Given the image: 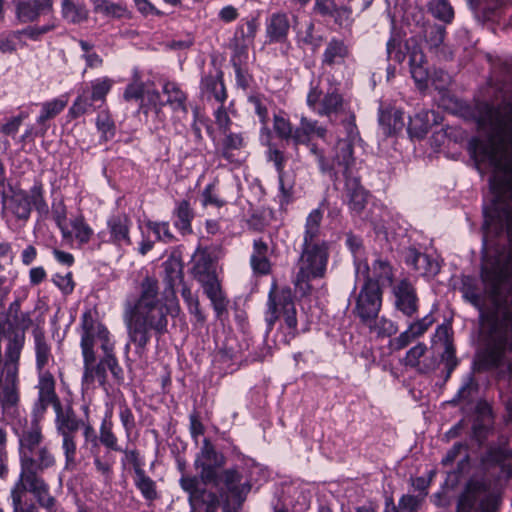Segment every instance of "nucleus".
<instances>
[{
	"instance_id": "nucleus-1",
	"label": "nucleus",
	"mask_w": 512,
	"mask_h": 512,
	"mask_svg": "<svg viewBox=\"0 0 512 512\" xmlns=\"http://www.w3.org/2000/svg\"><path fill=\"white\" fill-rule=\"evenodd\" d=\"M481 277L491 307L484 309L480 296L474 291L466 290L464 297L480 312L488 342L482 362L493 368L501 364L506 350L512 351V252L483 267Z\"/></svg>"
},
{
	"instance_id": "nucleus-2",
	"label": "nucleus",
	"mask_w": 512,
	"mask_h": 512,
	"mask_svg": "<svg viewBox=\"0 0 512 512\" xmlns=\"http://www.w3.org/2000/svg\"><path fill=\"white\" fill-rule=\"evenodd\" d=\"M178 303L167 307L158 299V283L155 279L145 278L141 285V295L136 303H127L124 310L129 342L125 346L126 353L130 343L135 346V353L143 356L151 339V331L161 336L167 332V315H178Z\"/></svg>"
},
{
	"instance_id": "nucleus-3",
	"label": "nucleus",
	"mask_w": 512,
	"mask_h": 512,
	"mask_svg": "<svg viewBox=\"0 0 512 512\" xmlns=\"http://www.w3.org/2000/svg\"><path fill=\"white\" fill-rule=\"evenodd\" d=\"M225 462L224 455L217 452L211 441L205 438L194 462L199 476L183 475L179 481L181 488L189 495L190 512H218V495L208 490L207 486L209 483H218V469Z\"/></svg>"
},
{
	"instance_id": "nucleus-4",
	"label": "nucleus",
	"mask_w": 512,
	"mask_h": 512,
	"mask_svg": "<svg viewBox=\"0 0 512 512\" xmlns=\"http://www.w3.org/2000/svg\"><path fill=\"white\" fill-rule=\"evenodd\" d=\"M21 473L18 482L42 480L40 473L56 464V457L45 444L42 428L37 419L24 426L18 434Z\"/></svg>"
},
{
	"instance_id": "nucleus-5",
	"label": "nucleus",
	"mask_w": 512,
	"mask_h": 512,
	"mask_svg": "<svg viewBox=\"0 0 512 512\" xmlns=\"http://www.w3.org/2000/svg\"><path fill=\"white\" fill-rule=\"evenodd\" d=\"M191 274L203 288L218 318L227 313L230 303L216 272V262L208 249H198L192 259Z\"/></svg>"
},
{
	"instance_id": "nucleus-6",
	"label": "nucleus",
	"mask_w": 512,
	"mask_h": 512,
	"mask_svg": "<svg viewBox=\"0 0 512 512\" xmlns=\"http://www.w3.org/2000/svg\"><path fill=\"white\" fill-rule=\"evenodd\" d=\"M328 258V243L302 245L297 263L298 272L294 279L295 286L303 293L309 291L311 288L309 281L315 278H322L325 275Z\"/></svg>"
},
{
	"instance_id": "nucleus-7",
	"label": "nucleus",
	"mask_w": 512,
	"mask_h": 512,
	"mask_svg": "<svg viewBox=\"0 0 512 512\" xmlns=\"http://www.w3.org/2000/svg\"><path fill=\"white\" fill-rule=\"evenodd\" d=\"M280 313L283 315L284 324L287 329V332L284 335V342L289 344L298 334L296 309L293 296L290 289H282L277 292L275 287H273L268 295L267 310L265 313L268 332L273 329Z\"/></svg>"
},
{
	"instance_id": "nucleus-8",
	"label": "nucleus",
	"mask_w": 512,
	"mask_h": 512,
	"mask_svg": "<svg viewBox=\"0 0 512 512\" xmlns=\"http://www.w3.org/2000/svg\"><path fill=\"white\" fill-rule=\"evenodd\" d=\"M310 153L315 157L322 174L328 175L331 180L339 181L340 174L351 171V165L355 157H351V149L348 142H337L332 158L324 155L323 151L314 143L306 144Z\"/></svg>"
},
{
	"instance_id": "nucleus-9",
	"label": "nucleus",
	"mask_w": 512,
	"mask_h": 512,
	"mask_svg": "<svg viewBox=\"0 0 512 512\" xmlns=\"http://www.w3.org/2000/svg\"><path fill=\"white\" fill-rule=\"evenodd\" d=\"M364 272L366 273V279L356 297L355 306L352 310L360 323L379 315L382 307V289L377 281L371 279L367 263L364 264Z\"/></svg>"
},
{
	"instance_id": "nucleus-10",
	"label": "nucleus",
	"mask_w": 512,
	"mask_h": 512,
	"mask_svg": "<svg viewBox=\"0 0 512 512\" xmlns=\"http://www.w3.org/2000/svg\"><path fill=\"white\" fill-rule=\"evenodd\" d=\"M496 509L497 499L482 481L475 479L466 484L457 503V512H496Z\"/></svg>"
},
{
	"instance_id": "nucleus-11",
	"label": "nucleus",
	"mask_w": 512,
	"mask_h": 512,
	"mask_svg": "<svg viewBox=\"0 0 512 512\" xmlns=\"http://www.w3.org/2000/svg\"><path fill=\"white\" fill-rule=\"evenodd\" d=\"M306 103L319 116L343 115L348 111L347 102L335 88L323 94L317 86L311 87Z\"/></svg>"
},
{
	"instance_id": "nucleus-12",
	"label": "nucleus",
	"mask_w": 512,
	"mask_h": 512,
	"mask_svg": "<svg viewBox=\"0 0 512 512\" xmlns=\"http://www.w3.org/2000/svg\"><path fill=\"white\" fill-rule=\"evenodd\" d=\"M242 479L243 475L237 468H228L219 473L218 483H209V485L218 490L219 500L225 499L227 495L229 499L238 503V506H242L251 490V484L248 481L243 482Z\"/></svg>"
},
{
	"instance_id": "nucleus-13",
	"label": "nucleus",
	"mask_w": 512,
	"mask_h": 512,
	"mask_svg": "<svg viewBox=\"0 0 512 512\" xmlns=\"http://www.w3.org/2000/svg\"><path fill=\"white\" fill-rule=\"evenodd\" d=\"M394 306L404 316L412 318L419 308V298L414 285L408 279H402L392 286Z\"/></svg>"
},
{
	"instance_id": "nucleus-14",
	"label": "nucleus",
	"mask_w": 512,
	"mask_h": 512,
	"mask_svg": "<svg viewBox=\"0 0 512 512\" xmlns=\"http://www.w3.org/2000/svg\"><path fill=\"white\" fill-rule=\"evenodd\" d=\"M38 376V399L33 407V413L36 418L42 417L50 405L53 407L54 411L61 406L60 399L55 391V379L53 375L51 373H41L38 374Z\"/></svg>"
},
{
	"instance_id": "nucleus-15",
	"label": "nucleus",
	"mask_w": 512,
	"mask_h": 512,
	"mask_svg": "<svg viewBox=\"0 0 512 512\" xmlns=\"http://www.w3.org/2000/svg\"><path fill=\"white\" fill-rule=\"evenodd\" d=\"M345 180L347 197L350 208L360 213L367 203V192L360 185L359 177L356 175V159H353L351 171L347 174H340V179Z\"/></svg>"
},
{
	"instance_id": "nucleus-16",
	"label": "nucleus",
	"mask_w": 512,
	"mask_h": 512,
	"mask_svg": "<svg viewBox=\"0 0 512 512\" xmlns=\"http://www.w3.org/2000/svg\"><path fill=\"white\" fill-rule=\"evenodd\" d=\"M351 51L346 42L342 39L331 38L323 51L321 57V65L323 68L330 70L336 66H343L350 57Z\"/></svg>"
},
{
	"instance_id": "nucleus-17",
	"label": "nucleus",
	"mask_w": 512,
	"mask_h": 512,
	"mask_svg": "<svg viewBox=\"0 0 512 512\" xmlns=\"http://www.w3.org/2000/svg\"><path fill=\"white\" fill-rule=\"evenodd\" d=\"M405 263L422 276H435L440 271L437 261L412 247L405 251Z\"/></svg>"
},
{
	"instance_id": "nucleus-18",
	"label": "nucleus",
	"mask_w": 512,
	"mask_h": 512,
	"mask_svg": "<svg viewBox=\"0 0 512 512\" xmlns=\"http://www.w3.org/2000/svg\"><path fill=\"white\" fill-rule=\"evenodd\" d=\"M32 336L34 342L37 372L38 374L49 373L48 371L45 370V368L48 366L53 356L51 351V345L46 338L45 331L40 326H36L32 330Z\"/></svg>"
},
{
	"instance_id": "nucleus-19",
	"label": "nucleus",
	"mask_w": 512,
	"mask_h": 512,
	"mask_svg": "<svg viewBox=\"0 0 512 512\" xmlns=\"http://www.w3.org/2000/svg\"><path fill=\"white\" fill-rule=\"evenodd\" d=\"M132 221L126 214L112 215L107 221L109 241L118 245L131 244L130 227Z\"/></svg>"
},
{
	"instance_id": "nucleus-20",
	"label": "nucleus",
	"mask_w": 512,
	"mask_h": 512,
	"mask_svg": "<svg viewBox=\"0 0 512 512\" xmlns=\"http://www.w3.org/2000/svg\"><path fill=\"white\" fill-rule=\"evenodd\" d=\"M94 319L89 313H85L82 317V337L81 348L84 358V370L91 367L95 361V354L93 351L95 343V330Z\"/></svg>"
},
{
	"instance_id": "nucleus-21",
	"label": "nucleus",
	"mask_w": 512,
	"mask_h": 512,
	"mask_svg": "<svg viewBox=\"0 0 512 512\" xmlns=\"http://www.w3.org/2000/svg\"><path fill=\"white\" fill-rule=\"evenodd\" d=\"M326 134V127L320 125L317 120L302 115L299 125L294 130V144H309L313 136L324 139Z\"/></svg>"
},
{
	"instance_id": "nucleus-22",
	"label": "nucleus",
	"mask_w": 512,
	"mask_h": 512,
	"mask_svg": "<svg viewBox=\"0 0 512 512\" xmlns=\"http://www.w3.org/2000/svg\"><path fill=\"white\" fill-rule=\"evenodd\" d=\"M379 124L386 136L396 135L405 127L404 114L395 107H383L379 109Z\"/></svg>"
},
{
	"instance_id": "nucleus-23",
	"label": "nucleus",
	"mask_w": 512,
	"mask_h": 512,
	"mask_svg": "<svg viewBox=\"0 0 512 512\" xmlns=\"http://www.w3.org/2000/svg\"><path fill=\"white\" fill-rule=\"evenodd\" d=\"M55 414L56 429L60 435H75L79 428L84 425L70 405L66 407L61 405L59 409L55 410Z\"/></svg>"
},
{
	"instance_id": "nucleus-24",
	"label": "nucleus",
	"mask_w": 512,
	"mask_h": 512,
	"mask_svg": "<svg viewBox=\"0 0 512 512\" xmlns=\"http://www.w3.org/2000/svg\"><path fill=\"white\" fill-rule=\"evenodd\" d=\"M290 22L284 12L273 13L266 22V35L270 42H284L288 36Z\"/></svg>"
},
{
	"instance_id": "nucleus-25",
	"label": "nucleus",
	"mask_w": 512,
	"mask_h": 512,
	"mask_svg": "<svg viewBox=\"0 0 512 512\" xmlns=\"http://www.w3.org/2000/svg\"><path fill=\"white\" fill-rule=\"evenodd\" d=\"M164 282L166 284L165 293L175 296L174 287L183 283V264L177 257L171 256L164 263Z\"/></svg>"
},
{
	"instance_id": "nucleus-26",
	"label": "nucleus",
	"mask_w": 512,
	"mask_h": 512,
	"mask_svg": "<svg viewBox=\"0 0 512 512\" xmlns=\"http://www.w3.org/2000/svg\"><path fill=\"white\" fill-rule=\"evenodd\" d=\"M323 212L320 208L312 210L306 218L302 245L327 243L321 239Z\"/></svg>"
},
{
	"instance_id": "nucleus-27",
	"label": "nucleus",
	"mask_w": 512,
	"mask_h": 512,
	"mask_svg": "<svg viewBox=\"0 0 512 512\" xmlns=\"http://www.w3.org/2000/svg\"><path fill=\"white\" fill-rule=\"evenodd\" d=\"M201 91L208 98L213 97L216 101L223 104L227 98V93L222 80V72L218 71L215 75L208 74L203 76Z\"/></svg>"
},
{
	"instance_id": "nucleus-28",
	"label": "nucleus",
	"mask_w": 512,
	"mask_h": 512,
	"mask_svg": "<svg viewBox=\"0 0 512 512\" xmlns=\"http://www.w3.org/2000/svg\"><path fill=\"white\" fill-rule=\"evenodd\" d=\"M268 244L261 238L253 242V253L250 263L253 271L257 274L266 275L270 273L271 264L268 259Z\"/></svg>"
},
{
	"instance_id": "nucleus-29",
	"label": "nucleus",
	"mask_w": 512,
	"mask_h": 512,
	"mask_svg": "<svg viewBox=\"0 0 512 512\" xmlns=\"http://www.w3.org/2000/svg\"><path fill=\"white\" fill-rule=\"evenodd\" d=\"M405 49L409 51V66L411 76L418 86H425L429 78L427 69L423 66L425 56L419 47L415 46L412 50L405 45Z\"/></svg>"
},
{
	"instance_id": "nucleus-30",
	"label": "nucleus",
	"mask_w": 512,
	"mask_h": 512,
	"mask_svg": "<svg viewBox=\"0 0 512 512\" xmlns=\"http://www.w3.org/2000/svg\"><path fill=\"white\" fill-rule=\"evenodd\" d=\"M365 326L371 334L377 338H387L395 335L398 332L397 324L385 316L371 317L370 320L361 323Z\"/></svg>"
},
{
	"instance_id": "nucleus-31",
	"label": "nucleus",
	"mask_w": 512,
	"mask_h": 512,
	"mask_svg": "<svg viewBox=\"0 0 512 512\" xmlns=\"http://www.w3.org/2000/svg\"><path fill=\"white\" fill-rule=\"evenodd\" d=\"M259 24L256 19H250L245 24L238 25L233 42L237 49H245L251 45L255 39Z\"/></svg>"
},
{
	"instance_id": "nucleus-32",
	"label": "nucleus",
	"mask_w": 512,
	"mask_h": 512,
	"mask_svg": "<svg viewBox=\"0 0 512 512\" xmlns=\"http://www.w3.org/2000/svg\"><path fill=\"white\" fill-rule=\"evenodd\" d=\"M163 92L167 96L166 102L164 103L169 105L174 112H179L182 114H187V106L186 100L187 97L185 93L172 82H168L163 86Z\"/></svg>"
},
{
	"instance_id": "nucleus-33",
	"label": "nucleus",
	"mask_w": 512,
	"mask_h": 512,
	"mask_svg": "<svg viewBox=\"0 0 512 512\" xmlns=\"http://www.w3.org/2000/svg\"><path fill=\"white\" fill-rule=\"evenodd\" d=\"M61 14L68 23L80 24L87 21L89 11L84 4H76L73 0H62Z\"/></svg>"
},
{
	"instance_id": "nucleus-34",
	"label": "nucleus",
	"mask_w": 512,
	"mask_h": 512,
	"mask_svg": "<svg viewBox=\"0 0 512 512\" xmlns=\"http://www.w3.org/2000/svg\"><path fill=\"white\" fill-rule=\"evenodd\" d=\"M23 486L26 491L31 492L35 496L39 505L44 509L51 508V506L57 504L56 499L49 494V486L44 479L23 483Z\"/></svg>"
},
{
	"instance_id": "nucleus-35",
	"label": "nucleus",
	"mask_w": 512,
	"mask_h": 512,
	"mask_svg": "<svg viewBox=\"0 0 512 512\" xmlns=\"http://www.w3.org/2000/svg\"><path fill=\"white\" fill-rule=\"evenodd\" d=\"M435 346L441 345L443 351L441 352V359L444 363L457 360L455 355V348L450 337V328L446 325H440L435 334Z\"/></svg>"
},
{
	"instance_id": "nucleus-36",
	"label": "nucleus",
	"mask_w": 512,
	"mask_h": 512,
	"mask_svg": "<svg viewBox=\"0 0 512 512\" xmlns=\"http://www.w3.org/2000/svg\"><path fill=\"white\" fill-rule=\"evenodd\" d=\"M372 280L377 281V284L392 285L394 273L391 263L382 258L378 257L372 263Z\"/></svg>"
},
{
	"instance_id": "nucleus-37",
	"label": "nucleus",
	"mask_w": 512,
	"mask_h": 512,
	"mask_svg": "<svg viewBox=\"0 0 512 512\" xmlns=\"http://www.w3.org/2000/svg\"><path fill=\"white\" fill-rule=\"evenodd\" d=\"M174 215L177 217V220L174 222V225L183 234L191 233V221L194 217V214L187 200H182L177 204V207L174 211Z\"/></svg>"
},
{
	"instance_id": "nucleus-38",
	"label": "nucleus",
	"mask_w": 512,
	"mask_h": 512,
	"mask_svg": "<svg viewBox=\"0 0 512 512\" xmlns=\"http://www.w3.org/2000/svg\"><path fill=\"white\" fill-rule=\"evenodd\" d=\"M91 2L93 4V11L106 17L119 19L128 13L126 6L110 0H91Z\"/></svg>"
},
{
	"instance_id": "nucleus-39",
	"label": "nucleus",
	"mask_w": 512,
	"mask_h": 512,
	"mask_svg": "<svg viewBox=\"0 0 512 512\" xmlns=\"http://www.w3.org/2000/svg\"><path fill=\"white\" fill-rule=\"evenodd\" d=\"M10 208L17 218L28 219L31 213L30 197L26 192L15 193L10 199Z\"/></svg>"
},
{
	"instance_id": "nucleus-40",
	"label": "nucleus",
	"mask_w": 512,
	"mask_h": 512,
	"mask_svg": "<svg viewBox=\"0 0 512 512\" xmlns=\"http://www.w3.org/2000/svg\"><path fill=\"white\" fill-rule=\"evenodd\" d=\"M134 484L146 500L153 501L157 498L156 484L145 474L144 470L137 471L134 477Z\"/></svg>"
},
{
	"instance_id": "nucleus-41",
	"label": "nucleus",
	"mask_w": 512,
	"mask_h": 512,
	"mask_svg": "<svg viewBox=\"0 0 512 512\" xmlns=\"http://www.w3.org/2000/svg\"><path fill=\"white\" fill-rule=\"evenodd\" d=\"M344 115V118L341 120V124L346 133L345 139H340L338 142H348L351 149V157L353 156V146L357 140H360L359 131L355 122V114L353 112L347 111Z\"/></svg>"
},
{
	"instance_id": "nucleus-42",
	"label": "nucleus",
	"mask_w": 512,
	"mask_h": 512,
	"mask_svg": "<svg viewBox=\"0 0 512 512\" xmlns=\"http://www.w3.org/2000/svg\"><path fill=\"white\" fill-rule=\"evenodd\" d=\"M67 105V100L64 98H56L51 101L44 102L37 122L44 124L47 120L56 117Z\"/></svg>"
},
{
	"instance_id": "nucleus-43",
	"label": "nucleus",
	"mask_w": 512,
	"mask_h": 512,
	"mask_svg": "<svg viewBox=\"0 0 512 512\" xmlns=\"http://www.w3.org/2000/svg\"><path fill=\"white\" fill-rule=\"evenodd\" d=\"M52 217L55 221L56 225L60 229L62 233V237L64 239H70L72 237V232L68 229L66 225L67 219V209L62 200L54 201L52 203Z\"/></svg>"
},
{
	"instance_id": "nucleus-44",
	"label": "nucleus",
	"mask_w": 512,
	"mask_h": 512,
	"mask_svg": "<svg viewBox=\"0 0 512 512\" xmlns=\"http://www.w3.org/2000/svg\"><path fill=\"white\" fill-rule=\"evenodd\" d=\"M430 129L428 113H418L410 118L407 131L411 137L423 138Z\"/></svg>"
},
{
	"instance_id": "nucleus-45",
	"label": "nucleus",
	"mask_w": 512,
	"mask_h": 512,
	"mask_svg": "<svg viewBox=\"0 0 512 512\" xmlns=\"http://www.w3.org/2000/svg\"><path fill=\"white\" fill-rule=\"evenodd\" d=\"M428 9L440 21L450 23L454 18V10L447 0H431Z\"/></svg>"
},
{
	"instance_id": "nucleus-46",
	"label": "nucleus",
	"mask_w": 512,
	"mask_h": 512,
	"mask_svg": "<svg viewBox=\"0 0 512 512\" xmlns=\"http://www.w3.org/2000/svg\"><path fill=\"white\" fill-rule=\"evenodd\" d=\"M16 2V17L21 23L36 21L40 15L36 10L33 1L14 0Z\"/></svg>"
},
{
	"instance_id": "nucleus-47",
	"label": "nucleus",
	"mask_w": 512,
	"mask_h": 512,
	"mask_svg": "<svg viewBox=\"0 0 512 512\" xmlns=\"http://www.w3.org/2000/svg\"><path fill=\"white\" fill-rule=\"evenodd\" d=\"M62 436V450L65 456V469H74L77 465L76 453L77 446L75 442V435H61Z\"/></svg>"
},
{
	"instance_id": "nucleus-48",
	"label": "nucleus",
	"mask_w": 512,
	"mask_h": 512,
	"mask_svg": "<svg viewBox=\"0 0 512 512\" xmlns=\"http://www.w3.org/2000/svg\"><path fill=\"white\" fill-rule=\"evenodd\" d=\"M346 244H347L348 248L350 249L351 253L353 254L356 272L358 273L361 269V265L362 264L364 265L366 263V262H363V259H362L363 255H364L362 240L360 237H358L352 233H348L346 235Z\"/></svg>"
},
{
	"instance_id": "nucleus-49",
	"label": "nucleus",
	"mask_w": 512,
	"mask_h": 512,
	"mask_svg": "<svg viewBox=\"0 0 512 512\" xmlns=\"http://www.w3.org/2000/svg\"><path fill=\"white\" fill-rule=\"evenodd\" d=\"M26 495V489L22 482H17L11 492L14 512H38L33 504H23L22 498Z\"/></svg>"
},
{
	"instance_id": "nucleus-50",
	"label": "nucleus",
	"mask_w": 512,
	"mask_h": 512,
	"mask_svg": "<svg viewBox=\"0 0 512 512\" xmlns=\"http://www.w3.org/2000/svg\"><path fill=\"white\" fill-rule=\"evenodd\" d=\"M388 59L397 63H402L406 58V53L402 47V39L399 34H392L386 44Z\"/></svg>"
},
{
	"instance_id": "nucleus-51",
	"label": "nucleus",
	"mask_w": 512,
	"mask_h": 512,
	"mask_svg": "<svg viewBox=\"0 0 512 512\" xmlns=\"http://www.w3.org/2000/svg\"><path fill=\"white\" fill-rule=\"evenodd\" d=\"M31 205L35 207L40 215L46 216L49 213V207L44 199L43 186L41 183H35L29 193Z\"/></svg>"
},
{
	"instance_id": "nucleus-52",
	"label": "nucleus",
	"mask_w": 512,
	"mask_h": 512,
	"mask_svg": "<svg viewBox=\"0 0 512 512\" xmlns=\"http://www.w3.org/2000/svg\"><path fill=\"white\" fill-rule=\"evenodd\" d=\"M107 379V366L104 363V357L100 360V362L96 365H92L91 367L85 369L83 380L91 383L94 380H97L100 385L104 386Z\"/></svg>"
},
{
	"instance_id": "nucleus-53",
	"label": "nucleus",
	"mask_w": 512,
	"mask_h": 512,
	"mask_svg": "<svg viewBox=\"0 0 512 512\" xmlns=\"http://www.w3.org/2000/svg\"><path fill=\"white\" fill-rule=\"evenodd\" d=\"M113 81L107 77L102 79H96L91 82V93H89V97L93 102L96 101H104L106 95L110 91L112 87Z\"/></svg>"
},
{
	"instance_id": "nucleus-54",
	"label": "nucleus",
	"mask_w": 512,
	"mask_h": 512,
	"mask_svg": "<svg viewBox=\"0 0 512 512\" xmlns=\"http://www.w3.org/2000/svg\"><path fill=\"white\" fill-rule=\"evenodd\" d=\"M336 25L341 28H350L354 23L352 8L348 5H336L334 13L330 16Z\"/></svg>"
},
{
	"instance_id": "nucleus-55",
	"label": "nucleus",
	"mask_w": 512,
	"mask_h": 512,
	"mask_svg": "<svg viewBox=\"0 0 512 512\" xmlns=\"http://www.w3.org/2000/svg\"><path fill=\"white\" fill-rule=\"evenodd\" d=\"M273 129L277 136L282 140H292L294 142V130L290 121L282 116L274 115Z\"/></svg>"
},
{
	"instance_id": "nucleus-56",
	"label": "nucleus",
	"mask_w": 512,
	"mask_h": 512,
	"mask_svg": "<svg viewBox=\"0 0 512 512\" xmlns=\"http://www.w3.org/2000/svg\"><path fill=\"white\" fill-rule=\"evenodd\" d=\"M99 440L105 447L113 451H122V448L118 446L117 437L112 431V424L106 420L101 424Z\"/></svg>"
},
{
	"instance_id": "nucleus-57",
	"label": "nucleus",
	"mask_w": 512,
	"mask_h": 512,
	"mask_svg": "<svg viewBox=\"0 0 512 512\" xmlns=\"http://www.w3.org/2000/svg\"><path fill=\"white\" fill-rule=\"evenodd\" d=\"M446 29L441 25H432L425 30V41L430 48H438L444 41Z\"/></svg>"
},
{
	"instance_id": "nucleus-58",
	"label": "nucleus",
	"mask_w": 512,
	"mask_h": 512,
	"mask_svg": "<svg viewBox=\"0 0 512 512\" xmlns=\"http://www.w3.org/2000/svg\"><path fill=\"white\" fill-rule=\"evenodd\" d=\"M267 158L273 162L278 176L285 175V164L287 158L283 151L279 150L274 144L268 142Z\"/></svg>"
},
{
	"instance_id": "nucleus-59",
	"label": "nucleus",
	"mask_w": 512,
	"mask_h": 512,
	"mask_svg": "<svg viewBox=\"0 0 512 512\" xmlns=\"http://www.w3.org/2000/svg\"><path fill=\"white\" fill-rule=\"evenodd\" d=\"M71 226L73 228L75 238L80 243H87L92 234V229L84 222V218L82 216L76 217L71 220Z\"/></svg>"
},
{
	"instance_id": "nucleus-60",
	"label": "nucleus",
	"mask_w": 512,
	"mask_h": 512,
	"mask_svg": "<svg viewBox=\"0 0 512 512\" xmlns=\"http://www.w3.org/2000/svg\"><path fill=\"white\" fill-rule=\"evenodd\" d=\"M248 102L253 106L255 113L259 117L260 122L263 125H266L268 121L267 99L264 96L256 94L250 95L248 97Z\"/></svg>"
},
{
	"instance_id": "nucleus-61",
	"label": "nucleus",
	"mask_w": 512,
	"mask_h": 512,
	"mask_svg": "<svg viewBox=\"0 0 512 512\" xmlns=\"http://www.w3.org/2000/svg\"><path fill=\"white\" fill-rule=\"evenodd\" d=\"M92 105L93 100L89 97V92L83 91V93L76 98L69 112L74 118H77L85 114Z\"/></svg>"
},
{
	"instance_id": "nucleus-62",
	"label": "nucleus",
	"mask_w": 512,
	"mask_h": 512,
	"mask_svg": "<svg viewBox=\"0 0 512 512\" xmlns=\"http://www.w3.org/2000/svg\"><path fill=\"white\" fill-rule=\"evenodd\" d=\"M17 41H20L19 33L9 31L0 35V52L2 54H13L17 51Z\"/></svg>"
},
{
	"instance_id": "nucleus-63",
	"label": "nucleus",
	"mask_w": 512,
	"mask_h": 512,
	"mask_svg": "<svg viewBox=\"0 0 512 512\" xmlns=\"http://www.w3.org/2000/svg\"><path fill=\"white\" fill-rule=\"evenodd\" d=\"M435 322L432 314H427L423 318L412 322L408 326L409 333L413 334L416 338L421 337Z\"/></svg>"
},
{
	"instance_id": "nucleus-64",
	"label": "nucleus",
	"mask_w": 512,
	"mask_h": 512,
	"mask_svg": "<svg viewBox=\"0 0 512 512\" xmlns=\"http://www.w3.org/2000/svg\"><path fill=\"white\" fill-rule=\"evenodd\" d=\"M96 125L98 130L102 133L105 140H108L114 136L115 125L113 120L107 113L102 112L98 115Z\"/></svg>"
}]
</instances>
